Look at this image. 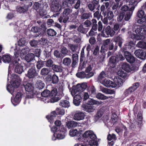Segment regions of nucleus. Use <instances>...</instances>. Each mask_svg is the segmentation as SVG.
Returning a JSON list of instances; mask_svg holds the SVG:
<instances>
[{
    "label": "nucleus",
    "instance_id": "nucleus-25",
    "mask_svg": "<svg viewBox=\"0 0 146 146\" xmlns=\"http://www.w3.org/2000/svg\"><path fill=\"white\" fill-rule=\"evenodd\" d=\"M134 9V6H132L129 8L127 5H125L121 7V10L122 11H132Z\"/></svg>",
    "mask_w": 146,
    "mask_h": 146
},
{
    "label": "nucleus",
    "instance_id": "nucleus-37",
    "mask_svg": "<svg viewBox=\"0 0 146 146\" xmlns=\"http://www.w3.org/2000/svg\"><path fill=\"white\" fill-rule=\"evenodd\" d=\"M43 5L40 4L39 3L35 2L34 3L33 6V8L35 11H37L39 10L42 6Z\"/></svg>",
    "mask_w": 146,
    "mask_h": 146
},
{
    "label": "nucleus",
    "instance_id": "nucleus-16",
    "mask_svg": "<svg viewBox=\"0 0 146 146\" xmlns=\"http://www.w3.org/2000/svg\"><path fill=\"white\" fill-rule=\"evenodd\" d=\"M118 61V60L116 56H112L110 59L109 64L111 67L113 68L115 67L116 63Z\"/></svg>",
    "mask_w": 146,
    "mask_h": 146
},
{
    "label": "nucleus",
    "instance_id": "nucleus-42",
    "mask_svg": "<svg viewBox=\"0 0 146 146\" xmlns=\"http://www.w3.org/2000/svg\"><path fill=\"white\" fill-rule=\"evenodd\" d=\"M125 13L123 12H120L119 15L117 17V21L119 22L121 21L123 19L124 17Z\"/></svg>",
    "mask_w": 146,
    "mask_h": 146
},
{
    "label": "nucleus",
    "instance_id": "nucleus-61",
    "mask_svg": "<svg viewBox=\"0 0 146 146\" xmlns=\"http://www.w3.org/2000/svg\"><path fill=\"white\" fill-rule=\"evenodd\" d=\"M118 76L122 78H125L127 76V74L122 70H119L117 72Z\"/></svg>",
    "mask_w": 146,
    "mask_h": 146
},
{
    "label": "nucleus",
    "instance_id": "nucleus-23",
    "mask_svg": "<svg viewBox=\"0 0 146 146\" xmlns=\"http://www.w3.org/2000/svg\"><path fill=\"white\" fill-rule=\"evenodd\" d=\"M52 70L57 72H61L62 71V67L61 65H58L54 64L52 67Z\"/></svg>",
    "mask_w": 146,
    "mask_h": 146
},
{
    "label": "nucleus",
    "instance_id": "nucleus-46",
    "mask_svg": "<svg viewBox=\"0 0 146 146\" xmlns=\"http://www.w3.org/2000/svg\"><path fill=\"white\" fill-rule=\"evenodd\" d=\"M50 91L48 90H45L41 94V95L44 97H47L50 96Z\"/></svg>",
    "mask_w": 146,
    "mask_h": 146
},
{
    "label": "nucleus",
    "instance_id": "nucleus-56",
    "mask_svg": "<svg viewBox=\"0 0 146 146\" xmlns=\"http://www.w3.org/2000/svg\"><path fill=\"white\" fill-rule=\"evenodd\" d=\"M107 138L109 141L115 140L116 139L115 135L113 133L111 134H109L108 135Z\"/></svg>",
    "mask_w": 146,
    "mask_h": 146
},
{
    "label": "nucleus",
    "instance_id": "nucleus-12",
    "mask_svg": "<svg viewBox=\"0 0 146 146\" xmlns=\"http://www.w3.org/2000/svg\"><path fill=\"white\" fill-rule=\"evenodd\" d=\"M134 54L136 57L141 59L144 60L145 58L146 53L141 50H136L134 52Z\"/></svg>",
    "mask_w": 146,
    "mask_h": 146
},
{
    "label": "nucleus",
    "instance_id": "nucleus-48",
    "mask_svg": "<svg viewBox=\"0 0 146 146\" xmlns=\"http://www.w3.org/2000/svg\"><path fill=\"white\" fill-rule=\"evenodd\" d=\"M78 133V131L76 129H71L70 131V135L72 137L75 136L77 135Z\"/></svg>",
    "mask_w": 146,
    "mask_h": 146
},
{
    "label": "nucleus",
    "instance_id": "nucleus-63",
    "mask_svg": "<svg viewBox=\"0 0 146 146\" xmlns=\"http://www.w3.org/2000/svg\"><path fill=\"white\" fill-rule=\"evenodd\" d=\"M70 48L72 52H75L77 49L78 45L76 44H72L70 45Z\"/></svg>",
    "mask_w": 146,
    "mask_h": 146
},
{
    "label": "nucleus",
    "instance_id": "nucleus-41",
    "mask_svg": "<svg viewBox=\"0 0 146 146\" xmlns=\"http://www.w3.org/2000/svg\"><path fill=\"white\" fill-rule=\"evenodd\" d=\"M71 62L70 59L69 58H65L63 60V64L66 66H68Z\"/></svg>",
    "mask_w": 146,
    "mask_h": 146
},
{
    "label": "nucleus",
    "instance_id": "nucleus-55",
    "mask_svg": "<svg viewBox=\"0 0 146 146\" xmlns=\"http://www.w3.org/2000/svg\"><path fill=\"white\" fill-rule=\"evenodd\" d=\"M145 12L144 11L142 10H139L137 13V16L139 18H143L145 15Z\"/></svg>",
    "mask_w": 146,
    "mask_h": 146
},
{
    "label": "nucleus",
    "instance_id": "nucleus-44",
    "mask_svg": "<svg viewBox=\"0 0 146 146\" xmlns=\"http://www.w3.org/2000/svg\"><path fill=\"white\" fill-rule=\"evenodd\" d=\"M132 14V11L127 12L125 15V17L124 20L126 21L129 20L130 19Z\"/></svg>",
    "mask_w": 146,
    "mask_h": 146
},
{
    "label": "nucleus",
    "instance_id": "nucleus-11",
    "mask_svg": "<svg viewBox=\"0 0 146 146\" xmlns=\"http://www.w3.org/2000/svg\"><path fill=\"white\" fill-rule=\"evenodd\" d=\"M124 54L127 61L129 62L132 63L135 61V58L130 53L127 51H125L124 52Z\"/></svg>",
    "mask_w": 146,
    "mask_h": 146
},
{
    "label": "nucleus",
    "instance_id": "nucleus-43",
    "mask_svg": "<svg viewBox=\"0 0 146 146\" xmlns=\"http://www.w3.org/2000/svg\"><path fill=\"white\" fill-rule=\"evenodd\" d=\"M21 97V94L19 92L18 93L14 98L13 101L15 102L18 103L20 101Z\"/></svg>",
    "mask_w": 146,
    "mask_h": 146
},
{
    "label": "nucleus",
    "instance_id": "nucleus-28",
    "mask_svg": "<svg viewBox=\"0 0 146 146\" xmlns=\"http://www.w3.org/2000/svg\"><path fill=\"white\" fill-rule=\"evenodd\" d=\"M35 58V55L31 53L27 54L25 57V60L28 62L33 60Z\"/></svg>",
    "mask_w": 146,
    "mask_h": 146
},
{
    "label": "nucleus",
    "instance_id": "nucleus-27",
    "mask_svg": "<svg viewBox=\"0 0 146 146\" xmlns=\"http://www.w3.org/2000/svg\"><path fill=\"white\" fill-rule=\"evenodd\" d=\"M87 92H88L90 96L92 97L96 93V90L93 86L90 87L87 89Z\"/></svg>",
    "mask_w": 146,
    "mask_h": 146
},
{
    "label": "nucleus",
    "instance_id": "nucleus-53",
    "mask_svg": "<svg viewBox=\"0 0 146 146\" xmlns=\"http://www.w3.org/2000/svg\"><path fill=\"white\" fill-rule=\"evenodd\" d=\"M105 58V54H103L100 55L97 58V61L99 63H102L104 61Z\"/></svg>",
    "mask_w": 146,
    "mask_h": 146
},
{
    "label": "nucleus",
    "instance_id": "nucleus-40",
    "mask_svg": "<svg viewBox=\"0 0 146 146\" xmlns=\"http://www.w3.org/2000/svg\"><path fill=\"white\" fill-rule=\"evenodd\" d=\"M91 15V14L90 13H85L80 16V18L82 20L88 19Z\"/></svg>",
    "mask_w": 146,
    "mask_h": 146
},
{
    "label": "nucleus",
    "instance_id": "nucleus-20",
    "mask_svg": "<svg viewBox=\"0 0 146 146\" xmlns=\"http://www.w3.org/2000/svg\"><path fill=\"white\" fill-rule=\"evenodd\" d=\"M114 41L116 44H117L121 48L122 46L123 40V39L119 36H116L114 38Z\"/></svg>",
    "mask_w": 146,
    "mask_h": 146
},
{
    "label": "nucleus",
    "instance_id": "nucleus-6",
    "mask_svg": "<svg viewBox=\"0 0 146 146\" xmlns=\"http://www.w3.org/2000/svg\"><path fill=\"white\" fill-rule=\"evenodd\" d=\"M72 10L69 8L65 9L63 11L62 15L59 18V21L61 22L62 21L64 23H65L69 19L68 15L72 12Z\"/></svg>",
    "mask_w": 146,
    "mask_h": 146
},
{
    "label": "nucleus",
    "instance_id": "nucleus-36",
    "mask_svg": "<svg viewBox=\"0 0 146 146\" xmlns=\"http://www.w3.org/2000/svg\"><path fill=\"white\" fill-rule=\"evenodd\" d=\"M77 30L79 32L82 33H85L88 31V29L87 28H84L82 25L79 26Z\"/></svg>",
    "mask_w": 146,
    "mask_h": 146
},
{
    "label": "nucleus",
    "instance_id": "nucleus-47",
    "mask_svg": "<svg viewBox=\"0 0 146 146\" xmlns=\"http://www.w3.org/2000/svg\"><path fill=\"white\" fill-rule=\"evenodd\" d=\"M44 61H39L37 62L36 67L38 69H40L44 66Z\"/></svg>",
    "mask_w": 146,
    "mask_h": 146
},
{
    "label": "nucleus",
    "instance_id": "nucleus-13",
    "mask_svg": "<svg viewBox=\"0 0 146 146\" xmlns=\"http://www.w3.org/2000/svg\"><path fill=\"white\" fill-rule=\"evenodd\" d=\"M85 115L82 112L77 111L74 116V119L76 120L79 121L84 119Z\"/></svg>",
    "mask_w": 146,
    "mask_h": 146
},
{
    "label": "nucleus",
    "instance_id": "nucleus-54",
    "mask_svg": "<svg viewBox=\"0 0 146 146\" xmlns=\"http://www.w3.org/2000/svg\"><path fill=\"white\" fill-rule=\"evenodd\" d=\"M117 46H114V43L112 42H110L108 47V49L110 50H113L114 48L115 50L117 49Z\"/></svg>",
    "mask_w": 146,
    "mask_h": 146
},
{
    "label": "nucleus",
    "instance_id": "nucleus-59",
    "mask_svg": "<svg viewBox=\"0 0 146 146\" xmlns=\"http://www.w3.org/2000/svg\"><path fill=\"white\" fill-rule=\"evenodd\" d=\"M120 29L119 25V24L116 23L114 25L113 29V31H115H115H117L119 32L120 30Z\"/></svg>",
    "mask_w": 146,
    "mask_h": 146
},
{
    "label": "nucleus",
    "instance_id": "nucleus-45",
    "mask_svg": "<svg viewBox=\"0 0 146 146\" xmlns=\"http://www.w3.org/2000/svg\"><path fill=\"white\" fill-rule=\"evenodd\" d=\"M103 112L102 109L99 110L98 111L96 114L95 116V119L97 120L99 119L103 115Z\"/></svg>",
    "mask_w": 146,
    "mask_h": 146
},
{
    "label": "nucleus",
    "instance_id": "nucleus-18",
    "mask_svg": "<svg viewBox=\"0 0 146 146\" xmlns=\"http://www.w3.org/2000/svg\"><path fill=\"white\" fill-rule=\"evenodd\" d=\"M113 84L115 85V88L117 86L119 87L121 86L123 84L121 79L119 78L118 76L116 77L114 79Z\"/></svg>",
    "mask_w": 146,
    "mask_h": 146
},
{
    "label": "nucleus",
    "instance_id": "nucleus-34",
    "mask_svg": "<svg viewBox=\"0 0 146 146\" xmlns=\"http://www.w3.org/2000/svg\"><path fill=\"white\" fill-rule=\"evenodd\" d=\"M47 33L48 35L50 36H53L56 34V31L52 29H49L47 31Z\"/></svg>",
    "mask_w": 146,
    "mask_h": 146
},
{
    "label": "nucleus",
    "instance_id": "nucleus-5",
    "mask_svg": "<svg viewBox=\"0 0 146 146\" xmlns=\"http://www.w3.org/2000/svg\"><path fill=\"white\" fill-rule=\"evenodd\" d=\"M116 32L113 31L110 26H108L106 28H104L101 33L102 36L104 37H107L110 35L111 37L113 36L115 34Z\"/></svg>",
    "mask_w": 146,
    "mask_h": 146
},
{
    "label": "nucleus",
    "instance_id": "nucleus-7",
    "mask_svg": "<svg viewBox=\"0 0 146 146\" xmlns=\"http://www.w3.org/2000/svg\"><path fill=\"white\" fill-rule=\"evenodd\" d=\"M15 50H17L15 51L14 53V55L16 58H17L19 56V53L20 55L21 56H23L25 54L28 53L30 51V49L29 48L26 46L25 47L23 48L22 49L20 50L19 49V48H18L17 46L15 48Z\"/></svg>",
    "mask_w": 146,
    "mask_h": 146
},
{
    "label": "nucleus",
    "instance_id": "nucleus-3",
    "mask_svg": "<svg viewBox=\"0 0 146 146\" xmlns=\"http://www.w3.org/2000/svg\"><path fill=\"white\" fill-rule=\"evenodd\" d=\"M135 32L136 34H133L131 35V38L137 40H140L146 35V29L143 27H139L135 30Z\"/></svg>",
    "mask_w": 146,
    "mask_h": 146
},
{
    "label": "nucleus",
    "instance_id": "nucleus-31",
    "mask_svg": "<svg viewBox=\"0 0 146 146\" xmlns=\"http://www.w3.org/2000/svg\"><path fill=\"white\" fill-rule=\"evenodd\" d=\"M110 43V39H107L104 40L103 46L101 47V52H103L104 48L103 47H104V48H107L108 47V45Z\"/></svg>",
    "mask_w": 146,
    "mask_h": 146
},
{
    "label": "nucleus",
    "instance_id": "nucleus-50",
    "mask_svg": "<svg viewBox=\"0 0 146 146\" xmlns=\"http://www.w3.org/2000/svg\"><path fill=\"white\" fill-rule=\"evenodd\" d=\"M141 0H129V5H133L132 6H135L137 5V3Z\"/></svg>",
    "mask_w": 146,
    "mask_h": 146
},
{
    "label": "nucleus",
    "instance_id": "nucleus-62",
    "mask_svg": "<svg viewBox=\"0 0 146 146\" xmlns=\"http://www.w3.org/2000/svg\"><path fill=\"white\" fill-rule=\"evenodd\" d=\"M17 11L20 13H21L25 12L26 11V9L25 7H20L17 8Z\"/></svg>",
    "mask_w": 146,
    "mask_h": 146
},
{
    "label": "nucleus",
    "instance_id": "nucleus-19",
    "mask_svg": "<svg viewBox=\"0 0 146 146\" xmlns=\"http://www.w3.org/2000/svg\"><path fill=\"white\" fill-rule=\"evenodd\" d=\"M122 68L123 70L128 72H131L133 70L132 67L127 63H123L122 65Z\"/></svg>",
    "mask_w": 146,
    "mask_h": 146
},
{
    "label": "nucleus",
    "instance_id": "nucleus-33",
    "mask_svg": "<svg viewBox=\"0 0 146 146\" xmlns=\"http://www.w3.org/2000/svg\"><path fill=\"white\" fill-rule=\"evenodd\" d=\"M96 97L98 99L101 100H104L110 98V96H106L104 94L100 93H98L96 95Z\"/></svg>",
    "mask_w": 146,
    "mask_h": 146
},
{
    "label": "nucleus",
    "instance_id": "nucleus-64",
    "mask_svg": "<svg viewBox=\"0 0 146 146\" xmlns=\"http://www.w3.org/2000/svg\"><path fill=\"white\" fill-rule=\"evenodd\" d=\"M87 7L89 10L92 11H94L95 8L94 5L92 3H89L87 5Z\"/></svg>",
    "mask_w": 146,
    "mask_h": 146
},
{
    "label": "nucleus",
    "instance_id": "nucleus-60",
    "mask_svg": "<svg viewBox=\"0 0 146 146\" xmlns=\"http://www.w3.org/2000/svg\"><path fill=\"white\" fill-rule=\"evenodd\" d=\"M94 17L96 18L98 20H99L101 17L102 16L101 13H100L99 11H97L94 13Z\"/></svg>",
    "mask_w": 146,
    "mask_h": 146
},
{
    "label": "nucleus",
    "instance_id": "nucleus-21",
    "mask_svg": "<svg viewBox=\"0 0 146 146\" xmlns=\"http://www.w3.org/2000/svg\"><path fill=\"white\" fill-rule=\"evenodd\" d=\"M82 107L84 109L85 111L89 113L92 112L94 111L95 110L94 106H86L85 104H83L82 106Z\"/></svg>",
    "mask_w": 146,
    "mask_h": 146
},
{
    "label": "nucleus",
    "instance_id": "nucleus-58",
    "mask_svg": "<svg viewBox=\"0 0 146 146\" xmlns=\"http://www.w3.org/2000/svg\"><path fill=\"white\" fill-rule=\"evenodd\" d=\"M134 91L132 89V88L131 87L126 90L124 94L125 96H127Z\"/></svg>",
    "mask_w": 146,
    "mask_h": 146
},
{
    "label": "nucleus",
    "instance_id": "nucleus-17",
    "mask_svg": "<svg viewBox=\"0 0 146 146\" xmlns=\"http://www.w3.org/2000/svg\"><path fill=\"white\" fill-rule=\"evenodd\" d=\"M102 84L105 86L107 87H111L115 88V85L113 84V82L109 80H104L102 82Z\"/></svg>",
    "mask_w": 146,
    "mask_h": 146
},
{
    "label": "nucleus",
    "instance_id": "nucleus-8",
    "mask_svg": "<svg viewBox=\"0 0 146 146\" xmlns=\"http://www.w3.org/2000/svg\"><path fill=\"white\" fill-rule=\"evenodd\" d=\"M25 90L26 92H29L27 94V97L29 98H33L34 93L33 92L34 87L33 85L30 83H27L25 86Z\"/></svg>",
    "mask_w": 146,
    "mask_h": 146
},
{
    "label": "nucleus",
    "instance_id": "nucleus-9",
    "mask_svg": "<svg viewBox=\"0 0 146 146\" xmlns=\"http://www.w3.org/2000/svg\"><path fill=\"white\" fill-rule=\"evenodd\" d=\"M57 91L56 88H54L51 90L50 93V96H51V101L52 102H54L58 101L60 98L57 96Z\"/></svg>",
    "mask_w": 146,
    "mask_h": 146
},
{
    "label": "nucleus",
    "instance_id": "nucleus-35",
    "mask_svg": "<svg viewBox=\"0 0 146 146\" xmlns=\"http://www.w3.org/2000/svg\"><path fill=\"white\" fill-rule=\"evenodd\" d=\"M56 115L57 113L55 111H53L51 113L50 116H47L46 117L50 123H53V117H56Z\"/></svg>",
    "mask_w": 146,
    "mask_h": 146
},
{
    "label": "nucleus",
    "instance_id": "nucleus-39",
    "mask_svg": "<svg viewBox=\"0 0 146 146\" xmlns=\"http://www.w3.org/2000/svg\"><path fill=\"white\" fill-rule=\"evenodd\" d=\"M39 14L40 16H43L46 15L47 14V11L46 10L44 9L43 6L39 10Z\"/></svg>",
    "mask_w": 146,
    "mask_h": 146
},
{
    "label": "nucleus",
    "instance_id": "nucleus-32",
    "mask_svg": "<svg viewBox=\"0 0 146 146\" xmlns=\"http://www.w3.org/2000/svg\"><path fill=\"white\" fill-rule=\"evenodd\" d=\"M2 58L3 62L5 63H9L10 62L11 60V58L9 54H5L3 55Z\"/></svg>",
    "mask_w": 146,
    "mask_h": 146
},
{
    "label": "nucleus",
    "instance_id": "nucleus-30",
    "mask_svg": "<svg viewBox=\"0 0 146 146\" xmlns=\"http://www.w3.org/2000/svg\"><path fill=\"white\" fill-rule=\"evenodd\" d=\"M44 83L40 80L37 81L35 84L36 87L39 90L43 89L44 87Z\"/></svg>",
    "mask_w": 146,
    "mask_h": 146
},
{
    "label": "nucleus",
    "instance_id": "nucleus-1",
    "mask_svg": "<svg viewBox=\"0 0 146 146\" xmlns=\"http://www.w3.org/2000/svg\"><path fill=\"white\" fill-rule=\"evenodd\" d=\"M11 85L7 86V89L9 92L10 91L13 90L14 88H17L20 85L19 82L20 78L17 75L13 74L10 77Z\"/></svg>",
    "mask_w": 146,
    "mask_h": 146
},
{
    "label": "nucleus",
    "instance_id": "nucleus-15",
    "mask_svg": "<svg viewBox=\"0 0 146 146\" xmlns=\"http://www.w3.org/2000/svg\"><path fill=\"white\" fill-rule=\"evenodd\" d=\"M37 74L36 70L33 68H31L28 71L27 76L29 78H33L36 76Z\"/></svg>",
    "mask_w": 146,
    "mask_h": 146
},
{
    "label": "nucleus",
    "instance_id": "nucleus-10",
    "mask_svg": "<svg viewBox=\"0 0 146 146\" xmlns=\"http://www.w3.org/2000/svg\"><path fill=\"white\" fill-rule=\"evenodd\" d=\"M17 60L19 61L16 62L15 63L16 66L15 68V71L17 73L21 74L23 71V66L20 63L19 59L18 58Z\"/></svg>",
    "mask_w": 146,
    "mask_h": 146
},
{
    "label": "nucleus",
    "instance_id": "nucleus-4",
    "mask_svg": "<svg viewBox=\"0 0 146 146\" xmlns=\"http://www.w3.org/2000/svg\"><path fill=\"white\" fill-rule=\"evenodd\" d=\"M51 11L54 12H58L61 11L62 5L58 0H52L50 5Z\"/></svg>",
    "mask_w": 146,
    "mask_h": 146
},
{
    "label": "nucleus",
    "instance_id": "nucleus-51",
    "mask_svg": "<svg viewBox=\"0 0 146 146\" xmlns=\"http://www.w3.org/2000/svg\"><path fill=\"white\" fill-rule=\"evenodd\" d=\"M52 82L53 84H56L59 81L58 77L55 74H54L52 77Z\"/></svg>",
    "mask_w": 146,
    "mask_h": 146
},
{
    "label": "nucleus",
    "instance_id": "nucleus-38",
    "mask_svg": "<svg viewBox=\"0 0 146 146\" xmlns=\"http://www.w3.org/2000/svg\"><path fill=\"white\" fill-rule=\"evenodd\" d=\"M44 64H45L46 66L47 67H52V66L54 64H53V62L52 60L50 59H49L47 60L44 61Z\"/></svg>",
    "mask_w": 146,
    "mask_h": 146
},
{
    "label": "nucleus",
    "instance_id": "nucleus-22",
    "mask_svg": "<svg viewBox=\"0 0 146 146\" xmlns=\"http://www.w3.org/2000/svg\"><path fill=\"white\" fill-rule=\"evenodd\" d=\"M59 105L64 108H68L70 106V104L69 102L66 100H60Z\"/></svg>",
    "mask_w": 146,
    "mask_h": 146
},
{
    "label": "nucleus",
    "instance_id": "nucleus-52",
    "mask_svg": "<svg viewBox=\"0 0 146 146\" xmlns=\"http://www.w3.org/2000/svg\"><path fill=\"white\" fill-rule=\"evenodd\" d=\"M26 43L25 38H21L18 41V45L20 46H23Z\"/></svg>",
    "mask_w": 146,
    "mask_h": 146
},
{
    "label": "nucleus",
    "instance_id": "nucleus-2",
    "mask_svg": "<svg viewBox=\"0 0 146 146\" xmlns=\"http://www.w3.org/2000/svg\"><path fill=\"white\" fill-rule=\"evenodd\" d=\"M83 137L87 139L89 145L91 146L96 144V137L93 131L90 130L86 131L83 135Z\"/></svg>",
    "mask_w": 146,
    "mask_h": 146
},
{
    "label": "nucleus",
    "instance_id": "nucleus-49",
    "mask_svg": "<svg viewBox=\"0 0 146 146\" xmlns=\"http://www.w3.org/2000/svg\"><path fill=\"white\" fill-rule=\"evenodd\" d=\"M76 76L77 77L81 78H86V73L84 72L77 73Z\"/></svg>",
    "mask_w": 146,
    "mask_h": 146
},
{
    "label": "nucleus",
    "instance_id": "nucleus-57",
    "mask_svg": "<svg viewBox=\"0 0 146 146\" xmlns=\"http://www.w3.org/2000/svg\"><path fill=\"white\" fill-rule=\"evenodd\" d=\"M107 76L106 74L103 71H102L100 74L98 79L99 80H102L103 78L106 77Z\"/></svg>",
    "mask_w": 146,
    "mask_h": 146
},
{
    "label": "nucleus",
    "instance_id": "nucleus-29",
    "mask_svg": "<svg viewBox=\"0 0 146 146\" xmlns=\"http://www.w3.org/2000/svg\"><path fill=\"white\" fill-rule=\"evenodd\" d=\"M51 71V70L50 68H44L41 69L40 74L42 76L47 75Z\"/></svg>",
    "mask_w": 146,
    "mask_h": 146
},
{
    "label": "nucleus",
    "instance_id": "nucleus-26",
    "mask_svg": "<svg viewBox=\"0 0 146 146\" xmlns=\"http://www.w3.org/2000/svg\"><path fill=\"white\" fill-rule=\"evenodd\" d=\"M102 101H99L94 100L92 99H90L87 104L90 105H93L94 104L99 105L102 104Z\"/></svg>",
    "mask_w": 146,
    "mask_h": 146
},
{
    "label": "nucleus",
    "instance_id": "nucleus-14",
    "mask_svg": "<svg viewBox=\"0 0 146 146\" xmlns=\"http://www.w3.org/2000/svg\"><path fill=\"white\" fill-rule=\"evenodd\" d=\"M87 87V84L86 83H83L81 84H78L76 86V91L82 92L85 90Z\"/></svg>",
    "mask_w": 146,
    "mask_h": 146
},
{
    "label": "nucleus",
    "instance_id": "nucleus-24",
    "mask_svg": "<svg viewBox=\"0 0 146 146\" xmlns=\"http://www.w3.org/2000/svg\"><path fill=\"white\" fill-rule=\"evenodd\" d=\"M77 125L76 122L72 121H68L66 123V126L69 129L75 127L77 126Z\"/></svg>",
    "mask_w": 146,
    "mask_h": 146
}]
</instances>
